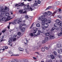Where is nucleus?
Returning a JSON list of instances; mask_svg holds the SVG:
<instances>
[{"label":"nucleus","instance_id":"9b49d317","mask_svg":"<svg viewBox=\"0 0 62 62\" xmlns=\"http://www.w3.org/2000/svg\"><path fill=\"white\" fill-rule=\"evenodd\" d=\"M35 3H34L33 4L34 6H37L38 5V2L37 1L35 0Z\"/></svg>","mask_w":62,"mask_h":62},{"label":"nucleus","instance_id":"0e129e2a","mask_svg":"<svg viewBox=\"0 0 62 62\" xmlns=\"http://www.w3.org/2000/svg\"><path fill=\"white\" fill-rule=\"evenodd\" d=\"M25 40H26V41H27V42H28V40H27V39H25Z\"/></svg>","mask_w":62,"mask_h":62},{"label":"nucleus","instance_id":"aec40b11","mask_svg":"<svg viewBox=\"0 0 62 62\" xmlns=\"http://www.w3.org/2000/svg\"><path fill=\"white\" fill-rule=\"evenodd\" d=\"M51 8V7L49 6L46 8V10H49V9H50V8Z\"/></svg>","mask_w":62,"mask_h":62},{"label":"nucleus","instance_id":"f8f14e48","mask_svg":"<svg viewBox=\"0 0 62 62\" xmlns=\"http://www.w3.org/2000/svg\"><path fill=\"white\" fill-rule=\"evenodd\" d=\"M22 19H20L18 20L17 21V23L19 24H20L22 22Z\"/></svg>","mask_w":62,"mask_h":62},{"label":"nucleus","instance_id":"052dcab7","mask_svg":"<svg viewBox=\"0 0 62 62\" xmlns=\"http://www.w3.org/2000/svg\"><path fill=\"white\" fill-rule=\"evenodd\" d=\"M15 56H19V55L18 54H17L15 55Z\"/></svg>","mask_w":62,"mask_h":62},{"label":"nucleus","instance_id":"864d4df0","mask_svg":"<svg viewBox=\"0 0 62 62\" xmlns=\"http://www.w3.org/2000/svg\"><path fill=\"white\" fill-rule=\"evenodd\" d=\"M52 62V61L51 60H49V61H48V62Z\"/></svg>","mask_w":62,"mask_h":62},{"label":"nucleus","instance_id":"c85d7f7f","mask_svg":"<svg viewBox=\"0 0 62 62\" xmlns=\"http://www.w3.org/2000/svg\"><path fill=\"white\" fill-rule=\"evenodd\" d=\"M24 10H25L26 11L27 10H29V9H28V8H26L24 7Z\"/></svg>","mask_w":62,"mask_h":62},{"label":"nucleus","instance_id":"6e6552de","mask_svg":"<svg viewBox=\"0 0 62 62\" xmlns=\"http://www.w3.org/2000/svg\"><path fill=\"white\" fill-rule=\"evenodd\" d=\"M25 25H26L25 23L21 24L20 25L19 28H22V26H25Z\"/></svg>","mask_w":62,"mask_h":62},{"label":"nucleus","instance_id":"774afa93","mask_svg":"<svg viewBox=\"0 0 62 62\" xmlns=\"http://www.w3.org/2000/svg\"><path fill=\"white\" fill-rule=\"evenodd\" d=\"M36 53L38 54H39V52H36Z\"/></svg>","mask_w":62,"mask_h":62},{"label":"nucleus","instance_id":"473e14b6","mask_svg":"<svg viewBox=\"0 0 62 62\" xmlns=\"http://www.w3.org/2000/svg\"><path fill=\"white\" fill-rule=\"evenodd\" d=\"M41 51H42V52H44L45 51V49L44 48V47H42L41 49Z\"/></svg>","mask_w":62,"mask_h":62},{"label":"nucleus","instance_id":"1a4fd4ad","mask_svg":"<svg viewBox=\"0 0 62 62\" xmlns=\"http://www.w3.org/2000/svg\"><path fill=\"white\" fill-rule=\"evenodd\" d=\"M58 25H60L59 26L60 28H62V23H60V21L58 23Z\"/></svg>","mask_w":62,"mask_h":62},{"label":"nucleus","instance_id":"338daca9","mask_svg":"<svg viewBox=\"0 0 62 62\" xmlns=\"http://www.w3.org/2000/svg\"><path fill=\"white\" fill-rule=\"evenodd\" d=\"M58 17L59 18H61V16H59Z\"/></svg>","mask_w":62,"mask_h":62},{"label":"nucleus","instance_id":"a211bd4d","mask_svg":"<svg viewBox=\"0 0 62 62\" xmlns=\"http://www.w3.org/2000/svg\"><path fill=\"white\" fill-rule=\"evenodd\" d=\"M61 47V44H59L57 45V48H59L60 47Z\"/></svg>","mask_w":62,"mask_h":62},{"label":"nucleus","instance_id":"a878e982","mask_svg":"<svg viewBox=\"0 0 62 62\" xmlns=\"http://www.w3.org/2000/svg\"><path fill=\"white\" fill-rule=\"evenodd\" d=\"M5 15L7 16H8L9 15V14L8 13H6L5 14Z\"/></svg>","mask_w":62,"mask_h":62},{"label":"nucleus","instance_id":"5701e85b","mask_svg":"<svg viewBox=\"0 0 62 62\" xmlns=\"http://www.w3.org/2000/svg\"><path fill=\"white\" fill-rule=\"evenodd\" d=\"M59 1H56V3H55V5H59Z\"/></svg>","mask_w":62,"mask_h":62},{"label":"nucleus","instance_id":"6e6d98bb","mask_svg":"<svg viewBox=\"0 0 62 62\" xmlns=\"http://www.w3.org/2000/svg\"><path fill=\"white\" fill-rule=\"evenodd\" d=\"M26 13V11H24V12H23V14H24V13Z\"/></svg>","mask_w":62,"mask_h":62},{"label":"nucleus","instance_id":"7c9ffc66","mask_svg":"<svg viewBox=\"0 0 62 62\" xmlns=\"http://www.w3.org/2000/svg\"><path fill=\"white\" fill-rule=\"evenodd\" d=\"M45 35L46 36H48L49 35V33L47 32L45 34Z\"/></svg>","mask_w":62,"mask_h":62},{"label":"nucleus","instance_id":"2eb2a0df","mask_svg":"<svg viewBox=\"0 0 62 62\" xmlns=\"http://www.w3.org/2000/svg\"><path fill=\"white\" fill-rule=\"evenodd\" d=\"M25 31V28H24L23 27L22 29H21V31L22 32H23L24 31Z\"/></svg>","mask_w":62,"mask_h":62},{"label":"nucleus","instance_id":"0eeeda50","mask_svg":"<svg viewBox=\"0 0 62 62\" xmlns=\"http://www.w3.org/2000/svg\"><path fill=\"white\" fill-rule=\"evenodd\" d=\"M40 30H38V33L37 34H34V36H38L39 35H40Z\"/></svg>","mask_w":62,"mask_h":62},{"label":"nucleus","instance_id":"bf43d9fd","mask_svg":"<svg viewBox=\"0 0 62 62\" xmlns=\"http://www.w3.org/2000/svg\"><path fill=\"white\" fill-rule=\"evenodd\" d=\"M5 40L4 39H2V40H1L0 42H2L3 41H4Z\"/></svg>","mask_w":62,"mask_h":62},{"label":"nucleus","instance_id":"cd10ccee","mask_svg":"<svg viewBox=\"0 0 62 62\" xmlns=\"http://www.w3.org/2000/svg\"><path fill=\"white\" fill-rule=\"evenodd\" d=\"M57 56H58V57H59V58H62V56L60 55H58Z\"/></svg>","mask_w":62,"mask_h":62},{"label":"nucleus","instance_id":"a18cd8bd","mask_svg":"<svg viewBox=\"0 0 62 62\" xmlns=\"http://www.w3.org/2000/svg\"><path fill=\"white\" fill-rule=\"evenodd\" d=\"M31 36V37H33V36H34V34H33V33H31L30 34V35Z\"/></svg>","mask_w":62,"mask_h":62},{"label":"nucleus","instance_id":"37998d69","mask_svg":"<svg viewBox=\"0 0 62 62\" xmlns=\"http://www.w3.org/2000/svg\"><path fill=\"white\" fill-rule=\"evenodd\" d=\"M48 37H45V40H48Z\"/></svg>","mask_w":62,"mask_h":62},{"label":"nucleus","instance_id":"680f3d73","mask_svg":"<svg viewBox=\"0 0 62 62\" xmlns=\"http://www.w3.org/2000/svg\"><path fill=\"white\" fill-rule=\"evenodd\" d=\"M18 4H16L15 5V7H17V6L18 5Z\"/></svg>","mask_w":62,"mask_h":62},{"label":"nucleus","instance_id":"b1692460","mask_svg":"<svg viewBox=\"0 0 62 62\" xmlns=\"http://www.w3.org/2000/svg\"><path fill=\"white\" fill-rule=\"evenodd\" d=\"M51 59H54V56L53 55H51Z\"/></svg>","mask_w":62,"mask_h":62},{"label":"nucleus","instance_id":"393cba45","mask_svg":"<svg viewBox=\"0 0 62 62\" xmlns=\"http://www.w3.org/2000/svg\"><path fill=\"white\" fill-rule=\"evenodd\" d=\"M7 19L8 20H10L12 19V18H10V16H8L7 17Z\"/></svg>","mask_w":62,"mask_h":62},{"label":"nucleus","instance_id":"7ed1b4c3","mask_svg":"<svg viewBox=\"0 0 62 62\" xmlns=\"http://www.w3.org/2000/svg\"><path fill=\"white\" fill-rule=\"evenodd\" d=\"M11 39H13L14 41H15L16 40V39L15 38V37L17 36V35L13 34L12 35H11Z\"/></svg>","mask_w":62,"mask_h":62},{"label":"nucleus","instance_id":"e2e57ef3","mask_svg":"<svg viewBox=\"0 0 62 62\" xmlns=\"http://www.w3.org/2000/svg\"><path fill=\"white\" fill-rule=\"evenodd\" d=\"M33 59H36V58L35 57H33Z\"/></svg>","mask_w":62,"mask_h":62},{"label":"nucleus","instance_id":"e433bc0d","mask_svg":"<svg viewBox=\"0 0 62 62\" xmlns=\"http://www.w3.org/2000/svg\"><path fill=\"white\" fill-rule=\"evenodd\" d=\"M60 22V21L58 19H57L56 21V23H59V22Z\"/></svg>","mask_w":62,"mask_h":62},{"label":"nucleus","instance_id":"69168bd1","mask_svg":"<svg viewBox=\"0 0 62 62\" xmlns=\"http://www.w3.org/2000/svg\"><path fill=\"white\" fill-rule=\"evenodd\" d=\"M27 8H29V5H28L27 6Z\"/></svg>","mask_w":62,"mask_h":62},{"label":"nucleus","instance_id":"8fccbe9b","mask_svg":"<svg viewBox=\"0 0 62 62\" xmlns=\"http://www.w3.org/2000/svg\"><path fill=\"white\" fill-rule=\"evenodd\" d=\"M14 60L15 61V62H18V61L17 60V59H15Z\"/></svg>","mask_w":62,"mask_h":62},{"label":"nucleus","instance_id":"79ce46f5","mask_svg":"<svg viewBox=\"0 0 62 62\" xmlns=\"http://www.w3.org/2000/svg\"><path fill=\"white\" fill-rule=\"evenodd\" d=\"M37 30H35L34 31L33 33L34 34H35V33H36V32H37Z\"/></svg>","mask_w":62,"mask_h":62},{"label":"nucleus","instance_id":"f257e3e1","mask_svg":"<svg viewBox=\"0 0 62 62\" xmlns=\"http://www.w3.org/2000/svg\"><path fill=\"white\" fill-rule=\"evenodd\" d=\"M8 11H9V8L7 7H5V9L3 8H2L0 9V11L1 12V14H4L6 12H8Z\"/></svg>","mask_w":62,"mask_h":62},{"label":"nucleus","instance_id":"bb28decb","mask_svg":"<svg viewBox=\"0 0 62 62\" xmlns=\"http://www.w3.org/2000/svg\"><path fill=\"white\" fill-rule=\"evenodd\" d=\"M25 17L26 19H29V17H28V16L27 15H25Z\"/></svg>","mask_w":62,"mask_h":62},{"label":"nucleus","instance_id":"de8ad7c7","mask_svg":"<svg viewBox=\"0 0 62 62\" xmlns=\"http://www.w3.org/2000/svg\"><path fill=\"white\" fill-rule=\"evenodd\" d=\"M12 41V40L10 39V40H9L8 42H9V43L11 42Z\"/></svg>","mask_w":62,"mask_h":62},{"label":"nucleus","instance_id":"dca6fc26","mask_svg":"<svg viewBox=\"0 0 62 62\" xmlns=\"http://www.w3.org/2000/svg\"><path fill=\"white\" fill-rule=\"evenodd\" d=\"M49 38L50 39H54V36L53 35H50L49 36Z\"/></svg>","mask_w":62,"mask_h":62},{"label":"nucleus","instance_id":"09e8293b","mask_svg":"<svg viewBox=\"0 0 62 62\" xmlns=\"http://www.w3.org/2000/svg\"><path fill=\"white\" fill-rule=\"evenodd\" d=\"M45 49H46V50H48V49H49V48L48 47H47L45 46Z\"/></svg>","mask_w":62,"mask_h":62},{"label":"nucleus","instance_id":"f704fd0d","mask_svg":"<svg viewBox=\"0 0 62 62\" xmlns=\"http://www.w3.org/2000/svg\"><path fill=\"white\" fill-rule=\"evenodd\" d=\"M47 22L48 23H51V20H47Z\"/></svg>","mask_w":62,"mask_h":62},{"label":"nucleus","instance_id":"412c9836","mask_svg":"<svg viewBox=\"0 0 62 62\" xmlns=\"http://www.w3.org/2000/svg\"><path fill=\"white\" fill-rule=\"evenodd\" d=\"M4 50H5V49H0V53H2L3 52V51H4Z\"/></svg>","mask_w":62,"mask_h":62},{"label":"nucleus","instance_id":"4be33fe9","mask_svg":"<svg viewBox=\"0 0 62 62\" xmlns=\"http://www.w3.org/2000/svg\"><path fill=\"white\" fill-rule=\"evenodd\" d=\"M48 26H49V25H47V26H45V27H42V29H45V28H48Z\"/></svg>","mask_w":62,"mask_h":62},{"label":"nucleus","instance_id":"72a5a7b5","mask_svg":"<svg viewBox=\"0 0 62 62\" xmlns=\"http://www.w3.org/2000/svg\"><path fill=\"white\" fill-rule=\"evenodd\" d=\"M46 42V41L45 40H42V42L43 43H45V42Z\"/></svg>","mask_w":62,"mask_h":62},{"label":"nucleus","instance_id":"2f4dec72","mask_svg":"<svg viewBox=\"0 0 62 62\" xmlns=\"http://www.w3.org/2000/svg\"><path fill=\"white\" fill-rule=\"evenodd\" d=\"M54 29H55V28H53L51 30V32H52V31H54Z\"/></svg>","mask_w":62,"mask_h":62},{"label":"nucleus","instance_id":"39448f33","mask_svg":"<svg viewBox=\"0 0 62 62\" xmlns=\"http://www.w3.org/2000/svg\"><path fill=\"white\" fill-rule=\"evenodd\" d=\"M0 19H1L2 21H5V20H6V18L2 16H0Z\"/></svg>","mask_w":62,"mask_h":62},{"label":"nucleus","instance_id":"c03bdc74","mask_svg":"<svg viewBox=\"0 0 62 62\" xmlns=\"http://www.w3.org/2000/svg\"><path fill=\"white\" fill-rule=\"evenodd\" d=\"M58 11L59 12H61V9L60 8H59L58 9Z\"/></svg>","mask_w":62,"mask_h":62},{"label":"nucleus","instance_id":"4468645a","mask_svg":"<svg viewBox=\"0 0 62 62\" xmlns=\"http://www.w3.org/2000/svg\"><path fill=\"white\" fill-rule=\"evenodd\" d=\"M24 2H23L21 3V5H18V6H17V7H20V6H24V4H23Z\"/></svg>","mask_w":62,"mask_h":62},{"label":"nucleus","instance_id":"f3484780","mask_svg":"<svg viewBox=\"0 0 62 62\" xmlns=\"http://www.w3.org/2000/svg\"><path fill=\"white\" fill-rule=\"evenodd\" d=\"M62 32H61L60 33L58 34V36H62Z\"/></svg>","mask_w":62,"mask_h":62},{"label":"nucleus","instance_id":"603ef678","mask_svg":"<svg viewBox=\"0 0 62 62\" xmlns=\"http://www.w3.org/2000/svg\"><path fill=\"white\" fill-rule=\"evenodd\" d=\"M30 9L31 10V11H32V10H33V9H32V8L30 7Z\"/></svg>","mask_w":62,"mask_h":62},{"label":"nucleus","instance_id":"13d9d810","mask_svg":"<svg viewBox=\"0 0 62 62\" xmlns=\"http://www.w3.org/2000/svg\"><path fill=\"white\" fill-rule=\"evenodd\" d=\"M51 55H47V56L48 57H50V56L51 57Z\"/></svg>","mask_w":62,"mask_h":62},{"label":"nucleus","instance_id":"49530a36","mask_svg":"<svg viewBox=\"0 0 62 62\" xmlns=\"http://www.w3.org/2000/svg\"><path fill=\"white\" fill-rule=\"evenodd\" d=\"M21 34V33L20 32H19L18 33V36H20Z\"/></svg>","mask_w":62,"mask_h":62},{"label":"nucleus","instance_id":"3c124183","mask_svg":"<svg viewBox=\"0 0 62 62\" xmlns=\"http://www.w3.org/2000/svg\"><path fill=\"white\" fill-rule=\"evenodd\" d=\"M38 4H40L41 1L40 0H38Z\"/></svg>","mask_w":62,"mask_h":62},{"label":"nucleus","instance_id":"4c0bfd02","mask_svg":"<svg viewBox=\"0 0 62 62\" xmlns=\"http://www.w3.org/2000/svg\"><path fill=\"white\" fill-rule=\"evenodd\" d=\"M3 48H4V49H7L8 48V46H3Z\"/></svg>","mask_w":62,"mask_h":62},{"label":"nucleus","instance_id":"423d86ee","mask_svg":"<svg viewBox=\"0 0 62 62\" xmlns=\"http://www.w3.org/2000/svg\"><path fill=\"white\" fill-rule=\"evenodd\" d=\"M23 10H20L18 12V14H23Z\"/></svg>","mask_w":62,"mask_h":62},{"label":"nucleus","instance_id":"20e7f679","mask_svg":"<svg viewBox=\"0 0 62 62\" xmlns=\"http://www.w3.org/2000/svg\"><path fill=\"white\" fill-rule=\"evenodd\" d=\"M18 19H17L16 20H14V21L12 22V23L13 24H17V22L18 21Z\"/></svg>","mask_w":62,"mask_h":62},{"label":"nucleus","instance_id":"4d7b16f0","mask_svg":"<svg viewBox=\"0 0 62 62\" xmlns=\"http://www.w3.org/2000/svg\"><path fill=\"white\" fill-rule=\"evenodd\" d=\"M33 24H34V23H32V24L31 27L30 28V29H31V28H32V27H33Z\"/></svg>","mask_w":62,"mask_h":62},{"label":"nucleus","instance_id":"ddd939ff","mask_svg":"<svg viewBox=\"0 0 62 62\" xmlns=\"http://www.w3.org/2000/svg\"><path fill=\"white\" fill-rule=\"evenodd\" d=\"M51 14H52V13L51 12L49 11H48L47 13V15H51Z\"/></svg>","mask_w":62,"mask_h":62},{"label":"nucleus","instance_id":"a19ab883","mask_svg":"<svg viewBox=\"0 0 62 62\" xmlns=\"http://www.w3.org/2000/svg\"><path fill=\"white\" fill-rule=\"evenodd\" d=\"M8 53L9 54H13V53L11 51H9L8 52Z\"/></svg>","mask_w":62,"mask_h":62},{"label":"nucleus","instance_id":"58836bf2","mask_svg":"<svg viewBox=\"0 0 62 62\" xmlns=\"http://www.w3.org/2000/svg\"><path fill=\"white\" fill-rule=\"evenodd\" d=\"M36 26L37 27H39L40 26V24L39 23H37L36 24Z\"/></svg>","mask_w":62,"mask_h":62},{"label":"nucleus","instance_id":"c756f323","mask_svg":"<svg viewBox=\"0 0 62 62\" xmlns=\"http://www.w3.org/2000/svg\"><path fill=\"white\" fill-rule=\"evenodd\" d=\"M54 26L55 27H57L58 26V24L57 23H55L54 24Z\"/></svg>","mask_w":62,"mask_h":62},{"label":"nucleus","instance_id":"f03ea898","mask_svg":"<svg viewBox=\"0 0 62 62\" xmlns=\"http://www.w3.org/2000/svg\"><path fill=\"white\" fill-rule=\"evenodd\" d=\"M44 15H43L41 17H39V20H41V21H42V25L43 26L45 25V22H46L47 21V19L46 18H44Z\"/></svg>","mask_w":62,"mask_h":62},{"label":"nucleus","instance_id":"c9c22d12","mask_svg":"<svg viewBox=\"0 0 62 62\" xmlns=\"http://www.w3.org/2000/svg\"><path fill=\"white\" fill-rule=\"evenodd\" d=\"M53 53L55 55H57V52L55 51H54L53 52Z\"/></svg>","mask_w":62,"mask_h":62},{"label":"nucleus","instance_id":"9d476101","mask_svg":"<svg viewBox=\"0 0 62 62\" xmlns=\"http://www.w3.org/2000/svg\"><path fill=\"white\" fill-rule=\"evenodd\" d=\"M58 52L59 54H61L62 53V49H61L58 50Z\"/></svg>","mask_w":62,"mask_h":62},{"label":"nucleus","instance_id":"5fc2aeb1","mask_svg":"<svg viewBox=\"0 0 62 62\" xmlns=\"http://www.w3.org/2000/svg\"><path fill=\"white\" fill-rule=\"evenodd\" d=\"M6 30H3L2 31V32H3V33H4V32H5V31H6Z\"/></svg>","mask_w":62,"mask_h":62},{"label":"nucleus","instance_id":"ea45409f","mask_svg":"<svg viewBox=\"0 0 62 62\" xmlns=\"http://www.w3.org/2000/svg\"><path fill=\"white\" fill-rule=\"evenodd\" d=\"M56 12H57V11H55L53 14V15H54L55 14V13H56Z\"/></svg>","mask_w":62,"mask_h":62},{"label":"nucleus","instance_id":"6ab92c4d","mask_svg":"<svg viewBox=\"0 0 62 62\" xmlns=\"http://www.w3.org/2000/svg\"><path fill=\"white\" fill-rule=\"evenodd\" d=\"M19 49L20 51H22V52H23V48H19Z\"/></svg>","mask_w":62,"mask_h":62}]
</instances>
